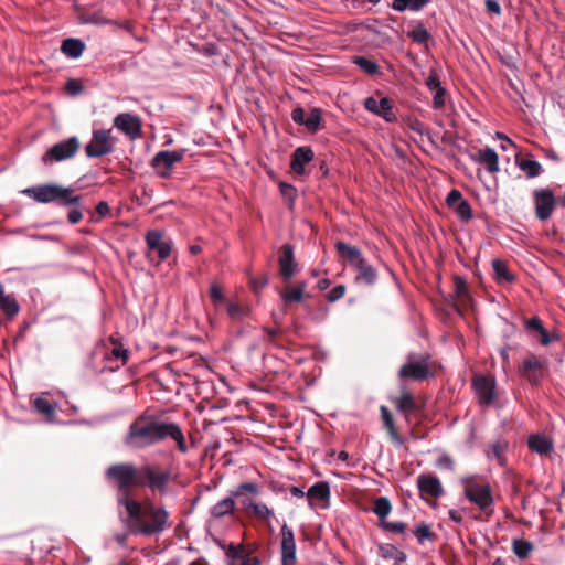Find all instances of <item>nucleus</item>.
I'll use <instances>...</instances> for the list:
<instances>
[{
    "label": "nucleus",
    "instance_id": "nucleus-46",
    "mask_svg": "<svg viewBox=\"0 0 565 565\" xmlns=\"http://www.w3.org/2000/svg\"><path fill=\"white\" fill-rule=\"evenodd\" d=\"M71 207L67 212V221L70 224L75 225L83 218V203L82 196L78 194V202L68 204Z\"/></svg>",
    "mask_w": 565,
    "mask_h": 565
},
{
    "label": "nucleus",
    "instance_id": "nucleus-30",
    "mask_svg": "<svg viewBox=\"0 0 565 565\" xmlns=\"http://www.w3.org/2000/svg\"><path fill=\"white\" fill-rule=\"evenodd\" d=\"M235 499L236 497L233 495V492L231 490L228 497L224 498L223 500L218 501L213 507H211V515L213 518L220 519L227 514H231L235 508Z\"/></svg>",
    "mask_w": 565,
    "mask_h": 565
},
{
    "label": "nucleus",
    "instance_id": "nucleus-23",
    "mask_svg": "<svg viewBox=\"0 0 565 565\" xmlns=\"http://www.w3.org/2000/svg\"><path fill=\"white\" fill-rule=\"evenodd\" d=\"M403 24H415V29L406 30L405 35L412 39L416 44L427 45V43L431 40V34L426 29L422 20L404 19Z\"/></svg>",
    "mask_w": 565,
    "mask_h": 565
},
{
    "label": "nucleus",
    "instance_id": "nucleus-15",
    "mask_svg": "<svg viewBox=\"0 0 565 565\" xmlns=\"http://www.w3.org/2000/svg\"><path fill=\"white\" fill-rule=\"evenodd\" d=\"M145 241L149 250H154L160 260H166L172 249L171 238H164L160 230H150L146 233Z\"/></svg>",
    "mask_w": 565,
    "mask_h": 565
},
{
    "label": "nucleus",
    "instance_id": "nucleus-49",
    "mask_svg": "<svg viewBox=\"0 0 565 565\" xmlns=\"http://www.w3.org/2000/svg\"><path fill=\"white\" fill-rule=\"evenodd\" d=\"M508 446L509 445L507 441L500 440V439L490 445L491 454L495 457V459L500 466L505 465L504 452L507 451Z\"/></svg>",
    "mask_w": 565,
    "mask_h": 565
},
{
    "label": "nucleus",
    "instance_id": "nucleus-1",
    "mask_svg": "<svg viewBox=\"0 0 565 565\" xmlns=\"http://www.w3.org/2000/svg\"><path fill=\"white\" fill-rule=\"evenodd\" d=\"M167 438L175 441L180 452H188L184 434L179 424L142 413L129 424L122 445L128 449L142 450Z\"/></svg>",
    "mask_w": 565,
    "mask_h": 565
},
{
    "label": "nucleus",
    "instance_id": "nucleus-47",
    "mask_svg": "<svg viewBox=\"0 0 565 565\" xmlns=\"http://www.w3.org/2000/svg\"><path fill=\"white\" fill-rule=\"evenodd\" d=\"M452 210L461 222H469L473 217L472 207L466 199L461 200Z\"/></svg>",
    "mask_w": 565,
    "mask_h": 565
},
{
    "label": "nucleus",
    "instance_id": "nucleus-22",
    "mask_svg": "<svg viewBox=\"0 0 565 565\" xmlns=\"http://www.w3.org/2000/svg\"><path fill=\"white\" fill-rule=\"evenodd\" d=\"M515 166L525 173L527 179H534L543 173L542 164L530 152L515 156Z\"/></svg>",
    "mask_w": 565,
    "mask_h": 565
},
{
    "label": "nucleus",
    "instance_id": "nucleus-7",
    "mask_svg": "<svg viewBox=\"0 0 565 565\" xmlns=\"http://www.w3.org/2000/svg\"><path fill=\"white\" fill-rule=\"evenodd\" d=\"M116 139L109 129H95L90 141L85 146V153L88 158H102L115 150Z\"/></svg>",
    "mask_w": 565,
    "mask_h": 565
},
{
    "label": "nucleus",
    "instance_id": "nucleus-54",
    "mask_svg": "<svg viewBox=\"0 0 565 565\" xmlns=\"http://www.w3.org/2000/svg\"><path fill=\"white\" fill-rule=\"evenodd\" d=\"M84 90V85L77 78H68L65 83V92L70 96H77Z\"/></svg>",
    "mask_w": 565,
    "mask_h": 565
},
{
    "label": "nucleus",
    "instance_id": "nucleus-13",
    "mask_svg": "<svg viewBox=\"0 0 565 565\" xmlns=\"http://www.w3.org/2000/svg\"><path fill=\"white\" fill-rule=\"evenodd\" d=\"M226 564L227 565H260V559L253 555V552L246 548L245 545L233 543L228 544L226 548Z\"/></svg>",
    "mask_w": 565,
    "mask_h": 565
},
{
    "label": "nucleus",
    "instance_id": "nucleus-29",
    "mask_svg": "<svg viewBox=\"0 0 565 565\" xmlns=\"http://www.w3.org/2000/svg\"><path fill=\"white\" fill-rule=\"evenodd\" d=\"M371 511L377 516V526L387 520L392 512V503L387 497H377L373 501Z\"/></svg>",
    "mask_w": 565,
    "mask_h": 565
},
{
    "label": "nucleus",
    "instance_id": "nucleus-31",
    "mask_svg": "<svg viewBox=\"0 0 565 565\" xmlns=\"http://www.w3.org/2000/svg\"><path fill=\"white\" fill-rule=\"evenodd\" d=\"M351 62L367 75H376L382 73L380 65L370 56L354 55L351 57Z\"/></svg>",
    "mask_w": 565,
    "mask_h": 565
},
{
    "label": "nucleus",
    "instance_id": "nucleus-33",
    "mask_svg": "<svg viewBox=\"0 0 565 565\" xmlns=\"http://www.w3.org/2000/svg\"><path fill=\"white\" fill-rule=\"evenodd\" d=\"M242 504L245 510L252 511L254 515L260 520H268L274 516L273 510L265 503H257L250 499H242Z\"/></svg>",
    "mask_w": 565,
    "mask_h": 565
},
{
    "label": "nucleus",
    "instance_id": "nucleus-57",
    "mask_svg": "<svg viewBox=\"0 0 565 565\" xmlns=\"http://www.w3.org/2000/svg\"><path fill=\"white\" fill-rule=\"evenodd\" d=\"M377 553L383 559H391L396 550V546L391 543H379Z\"/></svg>",
    "mask_w": 565,
    "mask_h": 565
},
{
    "label": "nucleus",
    "instance_id": "nucleus-26",
    "mask_svg": "<svg viewBox=\"0 0 565 565\" xmlns=\"http://www.w3.org/2000/svg\"><path fill=\"white\" fill-rule=\"evenodd\" d=\"M354 268L359 271L355 277V282L364 281L367 286H373L376 282L377 273L365 259L359 260V264H355Z\"/></svg>",
    "mask_w": 565,
    "mask_h": 565
},
{
    "label": "nucleus",
    "instance_id": "nucleus-39",
    "mask_svg": "<svg viewBox=\"0 0 565 565\" xmlns=\"http://www.w3.org/2000/svg\"><path fill=\"white\" fill-rule=\"evenodd\" d=\"M454 296L457 300L466 302L470 300V291L467 280L461 276H455L454 279Z\"/></svg>",
    "mask_w": 565,
    "mask_h": 565
},
{
    "label": "nucleus",
    "instance_id": "nucleus-32",
    "mask_svg": "<svg viewBox=\"0 0 565 565\" xmlns=\"http://www.w3.org/2000/svg\"><path fill=\"white\" fill-rule=\"evenodd\" d=\"M430 0H393L390 4L391 9L397 12H418L425 8Z\"/></svg>",
    "mask_w": 565,
    "mask_h": 565
},
{
    "label": "nucleus",
    "instance_id": "nucleus-18",
    "mask_svg": "<svg viewBox=\"0 0 565 565\" xmlns=\"http://www.w3.org/2000/svg\"><path fill=\"white\" fill-rule=\"evenodd\" d=\"M472 385L480 403L491 405L495 399V381L484 376L478 375L473 379Z\"/></svg>",
    "mask_w": 565,
    "mask_h": 565
},
{
    "label": "nucleus",
    "instance_id": "nucleus-37",
    "mask_svg": "<svg viewBox=\"0 0 565 565\" xmlns=\"http://www.w3.org/2000/svg\"><path fill=\"white\" fill-rule=\"evenodd\" d=\"M395 405L398 412L407 414L416 408L414 396L406 391L405 386L402 387V394L395 399Z\"/></svg>",
    "mask_w": 565,
    "mask_h": 565
},
{
    "label": "nucleus",
    "instance_id": "nucleus-8",
    "mask_svg": "<svg viewBox=\"0 0 565 565\" xmlns=\"http://www.w3.org/2000/svg\"><path fill=\"white\" fill-rule=\"evenodd\" d=\"M535 217L545 222L551 218L556 205L557 199L554 190L551 188H537L532 192Z\"/></svg>",
    "mask_w": 565,
    "mask_h": 565
},
{
    "label": "nucleus",
    "instance_id": "nucleus-43",
    "mask_svg": "<svg viewBox=\"0 0 565 565\" xmlns=\"http://www.w3.org/2000/svg\"><path fill=\"white\" fill-rule=\"evenodd\" d=\"M233 495L236 497V499H245V493L257 497L259 494V486L256 482H242L239 483L235 489L232 490Z\"/></svg>",
    "mask_w": 565,
    "mask_h": 565
},
{
    "label": "nucleus",
    "instance_id": "nucleus-51",
    "mask_svg": "<svg viewBox=\"0 0 565 565\" xmlns=\"http://www.w3.org/2000/svg\"><path fill=\"white\" fill-rule=\"evenodd\" d=\"M269 284V276L264 273L262 276H249V287L255 294H259Z\"/></svg>",
    "mask_w": 565,
    "mask_h": 565
},
{
    "label": "nucleus",
    "instance_id": "nucleus-20",
    "mask_svg": "<svg viewBox=\"0 0 565 565\" xmlns=\"http://www.w3.org/2000/svg\"><path fill=\"white\" fill-rule=\"evenodd\" d=\"M315 158L313 150L310 146L297 147L290 159V169L297 175H305L307 173L306 164L311 162Z\"/></svg>",
    "mask_w": 565,
    "mask_h": 565
},
{
    "label": "nucleus",
    "instance_id": "nucleus-6",
    "mask_svg": "<svg viewBox=\"0 0 565 565\" xmlns=\"http://www.w3.org/2000/svg\"><path fill=\"white\" fill-rule=\"evenodd\" d=\"M186 149L160 150L150 161V167L154 170L157 177L167 180L172 175V168L175 163L182 161Z\"/></svg>",
    "mask_w": 565,
    "mask_h": 565
},
{
    "label": "nucleus",
    "instance_id": "nucleus-2",
    "mask_svg": "<svg viewBox=\"0 0 565 565\" xmlns=\"http://www.w3.org/2000/svg\"><path fill=\"white\" fill-rule=\"evenodd\" d=\"M106 478L116 482V500L118 507H122L126 514L138 521L139 501L132 495L130 488L137 486L138 468L132 463H115L105 472Z\"/></svg>",
    "mask_w": 565,
    "mask_h": 565
},
{
    "label": "nucleus",
    "instance_id": "nucleus-24",
    "mask_svg": "<svg viewBox=\"0 0 565 565\" xmlns=\"http://www.w3.org/2000/svg\"><path fill=\"white\" fill-rule=\"evenodd\" d=\"M527 447L537 455L547 456L553 451V441L544 434H532L527 438Z\"/></svg>",
    "mask_w": 565,
    "mask_h": 565
},
{
    "label": "nucleus",
    "instance_id": "nucleus-48",
    "mask_svg": "<svg viewBox=\"0 0 565 565\" xmlns=\"http://www.w3.org/2000/svg\"><path fill=\"white\" fill-rule=\"evenodd\" d=\"M305 295L301 291V288H292L291 290H284L280 292L281 301L285 306L294 302H301L305 298Z\"/></svg>",
    "mask_w": 565,
    "mask_h": 565
},
{
    "label": "nucleus",
    "instance_id": "nucleus-10",
    "mask_svg": "<svg viewBox=\"0 0 565 565\" xmlns=\"http://www.w3.org/2000/svg\"><path fill=\"white\" fill-rule=\"evenodd\" d=\"M171 475L169 471L157 472L151 466L138 468L137 487H148L152 490L166 492Z\"/></svg>",
    "mask_w": 565,
    "mask_h": 565
},
{
    "label": "nucleus",
    "instance_id": "nucleus-59",
    "mask_svg": "<svg viewBox=\"0 0 565 565\" xmlns=\"http://www.w3.org/2000/svg\"><path fill=\"white\" fill-rule=\"evenodd\" d=\"M461 200H463L462 193L457 189H452L446 196V204L452 210Z\"/></svg>",
    "mask_w": 565,
    "mask_h": 565
},
{
    "label": "nucleus",
    "instance_id": "nucleus-17",
    "mask_svg": "<svg viewBox=\"0 0 565 565\" xmlns=\"http://www.w3.org/2000/svg\"><path fill=\"white\" fill-rule=\"evenodd\" d=\"M279 270L284 281H289L297 271L298 263L295 259L294 247L290 244L281 246L278 259Z\"/></svg>",
    "mask_w": 565,
    "mask_h": 565
},
{
    "label": "nucleus",
    "instance_id": "nucleus-4",
    "mask_svg": "<svg viewBox=\"0 0 565 565\" xmlns=\"http://www.w3.org/2000/svg\"><path fill=\"white\" fill-rule=\"evenodd\" d=\"M22 194L41 204L55 203L58 206L68 207V204L78 202V194L71 186L57 183H42L25 188Z\"/></svg>",
    "mask_w": 565,
    "mask_h": 565
},
{
    "label": "nucleus",
    "instance_id": "nucleus-55",
    "mask_svg": "<svg viewBox=\"0 0 565 565\" xmlns=\"http://www.w3.org/2000/svg\"><path fill=\"white\" fill-rule=\"evenodd\" d=\"M425 84H426V87L430 92H435V90H438L440 88H444V86L441 85L440 78H439L436 70H431L430 71L428 77L425 81Z\"/></svg>",
    "mask_w": 565,
    "mask_h": 565
},
{
    "label": "nucleus",
    "instance_id": "nucleus-45",
    "mask_svg": "<svg viewBox=\"0 0 565 565\" xmlns=\"http://www.w3.org/2000/svg\"><path fill=\"white\" fill-rule=\"evenodd\" d=\"M405 127L409 130H413L420 136H427L431 143H435L431 139V130L429 128H426L425 125L417 118L408 117L404 120Z\"/></svg>",
    "mask_w": 565,
    "mask_h": 565
},
{
    "label": "nucleus",
    "instance_id": "nucleus-63",
    "mask_svg": "<svg viewBox=\"0 0 565 565\" xmlns=\"http://www.w3.org/2000/svg\"><path fill=\"white\" fill-rule=\"evenodd\" d=\"M291 119L299 126H303L306 119V110L303 107L298 106L291 111Z\"/></svg>",
    "mask_w": 565,
    "mask_h": 565
},
{
    "label": "nucleus",
    "instance_id": "nucleus-5",
    "mask_svg": "<svg viewBox=\"0 0 565 565\" xmlns=\"http://www.w3.org/2000/svg\"><path fill=\"white\" fill-rule=\"evenodd\" d=\"M81 148L79 139L76 136L63 139L51 147L42 154L41 162L49 167L63 162L75 157Z\"/></svg>",
    "mask_w": 565,
    "mask_h": 565
},
{
    "label": "nucleus",
    "instance_id": "nucleus-42",
    "mask_svg": "<svg viewBox=\"0 0 565 565\" xmlns=\"http://www.w3.org/2000/svg\"><path fill=\"white\" fill-rule=\"evenodd\" d=\"M322 111L318 107H311L309 114L306 113V119L303 126L309 131H317L321 126Z\"/></svg>",
    "mask_w": 565,
    "mask_h": 565
},
{
    "label": "nucleus",
    "instance_id": "nucleus-28",
    "mask_svg": "<svg viewBox=\"0 0 565 565\" xmlns=\"http://www.w3.org/2000/svg\"><path fill=\"white\" fill-rule=\"evenodd\" d=\"M380 412H381V417H382L383 424H384L385 428L388 430V434L391 436L393 444L397 447L403 446L404 438L401 437L398 435V433L396 431L394 420H393V415H392L391 411L386 406L382 405L380 407Z\"/></svg>",
    "mask_w": 565,
    "mask_h": 565
},
{
    "label": "nucleus",
    "instance_id": "nucleus-62",
    "mask_svg": "<svg viewBox=\"0 0 565 565\" xmlns=\"http://www.w3.org/2000/svg\"><path fill=\"white\" fill-rule=\"evenodd\" d=\"M28 238L32 241H42V242H52V243H60L61 237L57 235H51V234H29Z\"/></svg>",
    "mask_w": 565,
    "mask_h": 565
},
{
    "label": "nucleus",
    "instance_id": "nucleus-64",
    "mask_svg": "<svg viewBox=\"0 0 565 565\" xmlns=\"http://www.w3.org/2000/svg\"><path fill=\"white\" fill-rule=\"evenodd\" d=\"M539 335H540V344L543 347H547L553 341L558 340V335L556 333L551 334L546 329H543V331H541L539 333Z\"/></svg>",
    "mask_w": 565,
    "mask_h": 565
},
{
    "label": "nucleus",
    "instance_id": "nucleus-58",
    "mask_svg": "<svg viewBox=\"0 0 565 565\" xmlns=\"http://www.w3.org/2000/svg\"><path fill=\"white\" fill-rule=\"evenodd\" d=\"M345 294V286L340 284L334 286L329 292L326 294V298L329 302H335L341 299Z\"/></svg>",
    "mask_w": 565,
    "mask_h": 565
},
{
    "label": "nucleus",
    "instance_id": "nucleus-52",
    "mask_svg": "<svg viewBox=\"0 0 565 565\" xmlns=\"http://www.w3.org/2000/svg\"><path fill=\"white\" fill-rule=\"evenodd\" d=\"M380 529H382L385 532L394 533V534H402L405 532L407 524L403 521H385L381 525H379Z\"/></svg>",
    "mask_w": 565,
    "mask_h": 565
},
{
    "label": "nucleus",
    "instance_id": "nucleus-60",
    "mask_svg": "<svg viewBox=\"0 0 565 565\" xmlns=\"http://www.w3.org/2000/svg\"><path fill=\"white\" fill-rule=\"evenodd\" d=\"M227 315L232 318V319H243L246 315V311L245 309L239 306L238 303H228L227 306Z\"/></svg>",
    "mask_w": 565,
    "mask_h": 565
},
{
    "label": "nucleus",
    "instance_id": "nucleus-14",
    "mask_svg": "<svg viewBox=\"0 0 565 565\" xmlns=\"http://www.w3.org/2000/svg\"><path fill=\"white\" fill-rule=\"evenodd\" d=\"M114 127L128 136L131 140L141 137L142 124L140 118L131 113H120L114 118Z\"/></svg>",
    "mask_w": 565,
    "mask_h": 565
},
{
    "label": "nucleus",
    "instance_id": "nucleus-38",
    "mask_svg": "<svg viewBox=\"0 0 565 565\" xmlns=\"http://www.w3.org/2000/svg\"><path fill=\"white\" fill-rule=\"evenodd\" d=\"M413 534L420 545H423L426 541L435 542L438 537L437 534L430 530L429 524L425 522L416 525V527L413 530Z\"/></svg>",
    "mask_w": 565,
    "mask_h": 565
},
{
    "label": "nucleus",
    "instance_id": "nucleus-3",
    "mask_svg": "<svg viewBox=\"0 0 565 565\" xmlns=\"http://www.w3.org/2000/svg\"><path fill=\"white\" fill-rule=\"evenodd\" d=\"M138 521L129 514L121 518L122 523L132 535L150 537L161 534L169 521V513L164 507H156L152 502L142 503L139 501Z\"/></svg>",
    "mask_w": 565,
    "mask_h": 565
},
{
    "label": "nucleus",
    "instance_id": "nucleus-16",
    "mask_svg": "<svg viewBox=\"0 0 565 565\" xmlns=\"http://www.w3.org/2000/svg\"><path fill=\"white\" fill-rule=\"evenodd\" d=\"M281 565H296V542L291 527L281 526Z\"/></svg>",
    "mask_w": 565,
    "mask_h": 565
},
{
    "label": "nucleus",
    "instance_id": "nucleus-9",
    "mask_svg": "<svg viewBox=\"0 0 565 565\" xmlns=\"http://www.w3.org/2000/svg\"><path fill=\"white\" fill-rule=\"evenodd\" d=\"M466 483L465 498L476 504L480 510L487 511L493 504V495L490 486L479 484L471 479H463Z\"/></svg>",
    "mask_w": 565,
    "mask_h": 565
},
{
    "label": "nucleus",
    "instance_id": "nucleus-61",
    "mask_svg": "<svg viewBox=\"0 0 565 565\" xmlns=\"http://www.w3.org/2000/svg\"><path fill=\"white\" fill-rule=\"evenodd\" d=\"M446 96H447V89L440 88L438 90H435V95L433 97V107L435 109H439L445 106L446 103Z\"/></svg>",
    "mask_w": 565,
    "mask_h": 565
},
{
    "label": "nucleus",
    "instance_id": "nucleus-21",
    "mask_svg": "<svg viewBox=\"0 0 565 565\" xmlns=\"http://www.w3.org/2000/svg\"><path fill=\"white\" fill-rule=\"evenodd\" d=\"M470 159L479 164H482L489 173L499 171V156L491 147H484L478 150L477 153L470 154Z\"/></svg>",
    "mask_w": 565,
    "mask_h": 565
},
{
    "label": "nucleus",
    "instance_id": "nucleus-50",
    "mask_svg": "<svg viewBox=\"0 0 565 565\" xmlns=\"http://www.w3.org/2000/svg\"><path fill=\"white\" fill-rule=\"evenodd\" d=\"M280 194L289 201V209H292L296 198H297V189L287 182L281 181L278 184Z\"/></svg>",
    "mask_w": 565,
    "mask_h": 565
},
{
    "label": "nucleus",
    "instance_id": "nucleus-41",
    "mask_svg": "<svg viewBox=\"0 0 565 565\" xmlns=\"http://www.w3.org/2000/svg\"><path fill=\"white\" fill-rule=\"evenodd\" d=\"M533 548V544L524 539H514L512 542V551L519 559H525Z\"/></svg>",
    "mask_w": 565,
    "mask_h": 565
},
{
    "label": "nucleus",
    "instance_id": "nucleus-40",
    "mask_svg": "<svg viewBox=\"0 0 565 565\" xmlns=\"http://www.w3.org/2000/svg\"><path fill=\"white\" fill-rule=\"evenodd\" d=\"M20 305L17 299L12 295H6L2 291V316H6L8 319H12L18 315Z\"/></svg>",
    "mask_w": 565,
    "mask_h": 565
},
{
    "label": "nucleus",
    "instance_id": "nucleus-44",
    "mask_svg": "<svg viewBox=\"0 0 565 565\" xmlns=\"http://www.w3.org/2000/svg\"><path fill=\"white\" fill-rule=\"evenodd\" d=\"M33 405L38 413L45 415L50 423L53 422L52 417L55 411L54 404H52L49 399L39 396L34 399Z\"/></svg>",
    "mask_w": 565,
    "mask_h": 565
},
{
    "label": "nucleus",
    "instance_id": "nucleus-11",
    "mask_svg": "<svg viewBox=\"0 0 565 565\" xmlns=\"http://www.w3.org/2000/svg\"><path fill=\"white\" fill-rule=\"evenodd\" d=\"M414 353L408 354V362L403 364L398 371V376L402 380L413 379L416 381H423L431 375L429 365L426 358H420L418 361H412Z\"/></svg>",
    "mask_w": 565,
    "mask_h": 565
},
{
    "label": "nucleus",
    "instance_id": "nucleus-53",
    "mask_svg": "<svg viewBox=\"0 0 565 565\" xmlns=\"http://www.w3.org/2000/svg\"><path fill=\"white\" fill-rule=\"evenodd\" d=\"M524 328L526 329V331L532 334V333H540L541 331H543V329H545L542 320L537 317V316H534L532 318H529V319H524Z\"/></svg>",
    "mask_w": 565,
    "mask_h": 565
},
{
    "label": "nucleus",
    "instance_id": "nucleus-27",
    "mask_svg": "<svg viewBox=\"0 0 565 565\" xmlns=\"http://www.w3.org/2000/svg\"><path fill=\"white\" fill-rule=\"evenodd\" d=\"M334 247L340 257L347 258L353 267L355 264H359V260L364 259L362 257L361 249L356 246H352L345 242L338 241L334 244Z\"/></svg>",
    "mask_w": 565,
    "mask_h": 565
},
{
    "label": "nucleus",
    "instance_id": "nucleus-56",
    "mask_svg": "<svg viewBox=\"0 0 565 565\" xmlns=\"http://www.w3.org/2000/svg\"><path fill=\"white\" fill-rule=\"evenodd\" d=\"M209 294H210L211 300L214 303H224V302H226V297L224 296L221 287L217 284H215V282L211 284Z\"/></svg>",
    "mask_w": 565,
    "mask_h": 565
},
{
    "label": "nucleus",
    "instance_id": "nucleus-25",
    "mask_svg": "<svg viewBox=\"0 0 565 565\" xmlns=\"http://www.w3.org/2000/svg\"><path fill=\"white\" fill-rule=\"evenodd\" d=\"M60 50L66 57L76 60L86 50V43L78 38H66L62 41Z\"/></svg>",
    "mask_w": 565,
    "mask_h": 565
},
{
    "label": "nucleus",
    "instance_id": "nucleus-36",
    "mask_svg": "<svg viewBox=\"0 0 565 565\" xmlns=\"http://www.w3.org/2000/svg\"><path fill=\"white\" fill-rule=\"evenodd\" d=\"M492 268L495 275V280L498 282H513L515 277L508 268L507 264L500 259L495 258L492 260Z\"/></svg>",
    "mask_w": 565,
    "mask_h": 565
},
{
    "label": "nucleus",
    "instance_id": "nucleus-34",
    "mask_svg": "<svg viewBox=\"0 0 565 565\" xmlns=\"http://www.w3.org/2000/svg\"><path fill=\"white\" fill-rule=\"evenodd\" d=\"M375 115L388 124H394L397 121V116L393 111V102L386 96H383L379 99Z\"/></svg>",
    "mask_w": 565,
    "mask_h": 565
},
{
    "label": "nucleus",
    "instance_id": "nucleus-19",
    "mask_svg": "<svg viewBox=\"0 0 565 565\" xmlns=\"http://www.w3.org/2000/svg\"><path fill=\"white\" fill-rule=\"evenodd\" d=\"M417 488L422 497L439 498L443 492V486L439 478L434 473H422L417 478Z\"/></svg>",
    "mask_w": 565,
    "mask_h": 565
},
{
    "label": "nucleus",
    "instance_id": "nucleus-12",
    "mask_svg": "<svg viewBox=\"0 0 565 565\" xmlns=\"http://www.w3.org/2000/svg\"><path fill=\"white\" fill-rule=\"evenodd\" d=\"M546 362L539 360L533 353H527L520 366V374L526 379L532 386H539L543 380L542 370Z\"/></svg>",
    "mask_w": 565,
    "mask_h": 565
},
{
    "label": "nucleus",
    "instance_id": "nucleus-35",
    "mask_svg": "<svg viewBox=\"0 0 565 565\" xmlns=\"http://www.w3.org/2000/svg\"><path fill=\"white\" fill-rule=\"evenodd\" d=\"M330 486L327 481H318L313 483L307 491V497L309 499L327 501L328 503L330 500Z\"/></svg>",
    "mask_w": 565,
    "mask_h": 565
}]
</instances>
